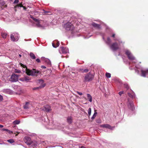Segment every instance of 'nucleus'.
Wrapping results in <instances>:
<instances>
[{"mask_svg": "<svg viewBox=\"0 0 148 148\" xmlns=\"http://www.w3.org/2000/svg\"><path fill=\"white\" fill-rule=\"evenodd\" d=\"M123 93V91H120V92H119V94L120 96H121L122 95V94Z\"/></svg>", "mask_w": 148, "mask_h": 148, "instance_id": "41", "label": "nucleus"}, {"mask_svg": "<svg viewBox=\"0 0 148 148\" xmlns=\"http://www.w3.org/2000/svg\"><path fill=\"white\" fill-rule=\"evenodd\" d=\"M90 25H91L94 27L98 29H99L100 28V25L98 24L93 22L91 23Z\"/></svg>", "mask_w": 148, "mask_h": 148, "instance_id": "22", "label": "nucleus"}, {"mask_svg": "<svg viewBox=\"0 0 148 148\" xmlns=\"http://www.w3.org/2000/svg\"><path fill=\"white\" fill-rule=\"evenodd\" d=\"M128 101L127 102V105L128 108L132 111H133L134 109V106L133 102L129 98L127 99Z\"/></svg>", "mask_w": 148, "mask_h": 148, "instance_id": "9", "label": "nucleus"}, {"mask_svg": "<svg viewBox=\"0 0 148 148\" xmlns=\"http://www.w3.org/2000/svg\"><path fill=\"white\" fill-rule=\"evenodd\" d=\"M115 34H113L112 35V37L114 38V40L115 41H117L118 42H119V43H120V42L122 43V42L121 40L119 38H115Z\"/></svg>", "mask_w": 148, "mask_h": 148, "instance_id": "20", "label": "nucleus"}, {"mask_svg": "<svg viewBox=\"0 0 148 148\" xmlns=\"http://www.w3.org/2000/svg\"><path fill=\"white\" fill-rule=\"evenodd\" d=\"M97 114V112L95 111L94 113V114L92 116L91 118V119L92 120H93L94 119L95 117L96 116V115Z\"/></svg>", "mask_w": 148, "mask_h": 148, "instance_id": "32", "label": "nucleus"}, {"mask_svg": "<svg viewBox=\"0 0 148 148\" xmlns=\"http://www.w3.org/2000/svg\"><path fill=\"white\" fill-rule=\"evenodd\" d=\"M91 36V35H90V36H88V37H86L85 38H89V37H90V36Z\"/></svg>", "mask_w": 148, "mask_h": 148, "instance_id": "50", "label": "nucleus"}, {"mask_svg": "<svg viewBox=\"0 0 148 148\" xmlns=\"http://www.w3.org/2000/svg\"><path fill=\"white\" fill-rule=\"evenodd\" d=\"M29 102H26L25 105L24 106V108L25 109H27L29 108Z\"/></svg>", "mask_w": 148, "mask_h": 148, "instance_id": "26", "label": "nucleus"}, {"mask_svg": "<svg viewBox=\"0 0 148 148\" xmlns=\"http://www.w3.org/2000/svg\"><path fill=\"white\" fill-rule=\"evenodd\" d=\"M18 75L16 74H12L11 77V80L12 82H16L18 80Z\"/></svg>", "mask_w": 148, "mask_h": 148, "instance_id": "15", "label": "nucleus"}, {"mask_svg": "<svg viewBox=\"0 0 148 148\" xmlns=\"http://www.w3.org/2000/svg\"><path fill=\"white\" fill-rule=\"evenodd\" d=\"M91 112V108H89L88 109V115L89 116H90V115Z\"/></svg>", "mask_w": 148, "mask_h": 148, "instance_id": "35", "label": "nucleus"}, {"mask_svg": "<svg viewBox=\"0 0 148 148\" xmlns=\"http://www.w3.org/2000/svg\"><path fill=\"white\" fill-rule=\"evenodd\" d=\"M81 72L82 73H86L88 72V70L87 69H80V70Z\"/></svg>", "mask_w": 148, "mask_h": 148, "instance_id": "31", "label": "nucleus"}, {"mask_svg": "<svg viewBox=\"0 0 148 148\" xmlns=\"http://www.w3.org/2000/svg\"><path fill=\"white\" fill-rule=\"evenodd\" d=\"M77 93L79 94V95H82L83 94L82 92H79L78 91H77Z\"/></svg>", "mask_w": 148, "mask_h": 148, "instance_id": "42", "label": "nucleus"}, {"mask_svg": "<svg viewBox=\"0 0 148 148\" xmlns=\"http://www.w3.org/2000/svg\"><path fill=\"white\" fill-rule=\"evenodd\" d=\"M3 91L4 92H6L8 94H10L11 92V90H10L8 89H4Z\"/></svg>", "mask_w": 148, "mask_h": 148, "instance_id": "28", "label": "nucleus"}, {"mask_svg": "<svg viewBox=\"0 0 148 148\" xmlns=\"http://www.w3.org/2000/svg\"><path fill=\"white\" fill-rule=\"evenodd\" d=\"M94 75L90 72H89L85 75L84 80V82H89L92 81L94 79Z\"/></svg>", "mask_w": 148, "mask_h": 148, "instance_id": "5", "label": "nucleus"}, {"mask_svg": "<svg viewBox=\"0 0 148 148\" xmlns=\"http://www.w3.org/2000/svg\"><path fill=\"white\" fill-rule=\"evenodd\" d=\"M1 32H1V29H0V33H1Z\"/></svg>", "mask_w": 148, "mask_h": 148, "instance_id": "53", "label": "nucleus"}, {"mask_svg": "<svg viewBox=\"0 0 148 148\" xmlns=\"http://www.w3.org/2000/svg\"><path fill=\"white\" fill-rule=\"evenodd\" d=\"M36 61L38 62H40V60L39 59H37L36 60Z\"/></svg>", "mask_w": 148, "mask_h": 148, "instance_id": "44", "label": "nucleus"}, {"mask_svg": "<svg viewBox=\"0 0 148 148\" xmlns=\"http://www.w3.org/2000/svg\"><path fill=\"white\" fill-rule=\"evenodd\" d=\"M19 35L18 33L14 32L11 35L10 38L11 40L13 41H17L19 38Z\"/></svg>", "mask_w": 148, "mask_h": 148, "instance_id": "7", "label": "nucleus"}, {"mask_svg": "<svg viewBox=\"0 0 148 148\" xmlns=\"http://www.w3.org/2000/svg\"><path fill=\"white\" fill-rule=\"evenodd\" d=\"M74 32L73 31H72L71 32V34H73L72 35L73 36L75 35L74 34Z\"/></svg>", "mask_w": 148, "mask_h": 148, "instance_id": "47", "label": "nucleus"}, {"mask_svg": "<svg viewBox=\"0 0 148 148\" xmlns=\"http://www.w3.org/2000/svg\"><path fill=\"white\" fill-rule=\"evenodd\" d=\"M31 80V78L27 76H25L23 77H21L19 79L20 81L23 82H27Z\"/></svg>", "mask_w": 148, "mask_h": 148, "instance_id": "12", "label": "nucleus"}, {"mask_svg": "<svg viewBox=\"0 0 148 148\" xmlns=\"http://www.w3.org/2000/svg\"><path fill=\"white\" fill-rule=\"evenodd\" d=\"M79 148H86L85 147L83 146H81L79 147Z\"/></svg>", "mask_w": 148, "mask_h": 148, "instance_id": "48", "label": "nucleus"}, {"mask_svg": "<svg viewBox=\"0 0 148 148\" xmlns=\"http://www.w3.org/2000/svg\"><path fill=\"white\" fill-rule=\"evenodd\" d=\"M20 123V121L18 120H15L13 122V124L14 125L18 124Z\"/></svg>", "mask_w": 148, "mask_h": 148, "instance_id": "29", "label": "nucleus"}, {"mask_svg": "<svg viewBox=\"0 0 148 148\" xmlns=\"http://www.w3.org/2000/svg\"><path fill=\"white\" fill-rule=\"evenodd\" d=\"M135 66L137 69V70H135L136 73L141 76L148 78V69H143L140 67H138L136 65Z\"/></svg>", "mask_w": 148, "mask_h": 148, "instance_id": "3", "label": "nucleus"}, {"mask_svg": "<svg viewBox=\"0 0 148 148\" xmlns=\"http://www.w3.org/2000/svg\"><path fill=\"white\" fill-rule=\"evenodd\" d=\"M41 68L42 69H45L46 68V67L44 66H41Z\"/></svg>", "mask_w": 148, "mask_h": 148, "instance_id": "46", "label": "nucleus"}, {"mask_svg": "<svg viewBox=\"0 0 148 148\" xmlns=\"http://www.w3.org/2000/svg\"><path fill=\"white\" fill-rule=\"evenodd\" d=\"M39 83L41 84H42L39 87H35L33 88V90H36L37 89H38L40 88H41L44 87L45 86V84L43 83L44 81L42 79H39Z\"/></svg>", "mask_w": 148, "mask_h": 148, "instance_id": "13", "label": "nucleus"}, {"mask_svg": "<svg viewBox=\"0 0 148 148\" xmlns=\"http://www.w3.org/2000/svg\"><path fill=\"white\" fill-rule=\"evenodd\" d=\"M15 73H19L21 72V71L19 70L15 69Z\"/></svg>", "mask_w": 148, "mask_h": 148, "instance_id": "38", "label": "nucleus"}, {"mask_svg": "<svg viewBox=\"0 0 148 148\" xmlns=\"http://www.w3.org/2000/svg\"><path fill=\"white\" fill-rule=\"evenodd\" d=\"M21 66L25 69L23 70V72H25L28 75L37 76L40 74V72L38 70L33 69L32 70L28 69L25 65L22 64H21Z\"/></svg>", "mask_w": 148, "mask_h": 148, "instance_id": "2", "label": "nucleus"}, {"mask_svg": "<svg viewBox=\"0 0 148 148\" xmlns=\"http://www.w3.org/2000/svg\"><path fill=\"white\" fill-rule=\"evenodd\" d=\"M106 77L108 78H109L111 77V74L109 73H106Z\"/></svg>", "mask_w": 148, "mask_h": 148, "instance_id": "34", "label": "nucleus"}, {"mask_svg": "<svg viewBox=\"0 0 148 148\" xmlns=\"http://www.w3.org/2000/svg\"><path fill=\"white\" fill-rule=\"evenodd\" d=\"M29 56L31 58L33 59H35L36 58V57L34 54L32 52L30 53Z\"/></svg>", "mask_w": 148, "mask_h": 148, "instance_id": "25", "label": "nucleus"}, {"mask_svg": "<svg viewBox=\"0 0 148 148\" xmlns=\"http://www.w3.org/2000/svg\"><path fill=\"white\" fill-rule=\"evenodd\" d=\"M61 51L63 54H66L68 52V49L66 47H62L61 48Z\"/></svg>", "mask_w": 148, "mask_h": 148, "instance_id": "19", "label": "nucleus"}, {"mask_svg": "<svg viewBox=\"0 0 148 148\" xmlns=\"http://www.w3.org/2000/svg\"><path fill=\"white\" fill-rule=\"evenodd\" d=\"M43 110L47 112H49L51 110V107L49 105H46L44 107Z\"/></svg>", "mask_w": 148, "mask_h": 148, "instance_id": "16", "label": "nucleus"}, {"mask_svg": "<svg viewBox=\"0 0 148 148\" xmlns=\"http://www.w3.org/2000/svg\"><path fill=\"white\" fill-rule=\"evenodd\" d=\"M1 130L2 131H5L7 132L9 131V130L8 129L5 128H3L1 129Z\"/></svg>", "mask_w": 148, "mask_h": 148, "instance_id": "39", "label": "nucleus"}, {"mask_svg": "<svg viewBox=\"0 0 148 148\" xmlns=\"http://www.w3.org/2000/svg\"><path fill=\"white\" fill-rule=\"evenodd\" d=\"M19 6H20V7H22V4H21V5H19Z\"/></svg>", "mask_w": 148, "mask_h": 148, "instance_id": "52", "label": "nucleus"}, {"mask_svg": "<svg viewBox=\"0 0 148 148\" xmlns=\"http://www.w3.org/2000/svg\"><path fill=\"white\" fill-rule=\"evenodd\" d=\"M120 55V54L119 53L118 55L119 56Z\"/></svg>", "mask_w": 148, "mask_h": 148, "instance_id": "55", "label": "nucleus"}, {"mask_svg": "<svg viewBox=\"0 0 148 148\" xmlns=\"http://www.w3.org/2000/svg\"><path fill=\"white\" fill-rule=\"evenodd\" d=\"M3 127V125L0 124V128H2V127Z\"/></svg>", "mask_w": 148, "mask_h": 148, "instance_id": "49", "label": "nucleus"}, {"mask_svg": "<svg viewBox=\"0 0 148 148\" xmlns=\"http://www.w3.org/2000/svg\"><path fill=\"white\" fill-rule=\"evenodd\" d=\"M24 9L25 10V9H26V8H25L24 7Z\"/></svg>", "mask_w": 148, "mask_h": 148, "instance_id": "54", "label": "nucleus"}, {"mask_svg": "<svg viewBox=\"0 0 148 148\" xmlns=\"http://www.w3.org/2000/svg\"><path fill=\"white\" fill-rule=\"evenodd\" d=\"M124 87L125 88L127 89V90L128 91L127 94L129 97L132 98H134L135 97V94L132 90L129 89L128 85L127 84H125Z\"/></svg>", "mask_w": 148, "mask_h": 148, "instance_id": "6", "label": "nucleus"}, {"mask_svg": "<svg viewBox=\"0 0 148 148\" xmlns=\"http://www.w3.org/2000/svg\"><path fill=\"white\" fill-rule=\"evenodd\" d=\"M3 100V98L2 96L0 95V101H2Z\"/></svg>", "mask_w": 148, "mask_h": 148, "instance_id": "43", "label": "nucleus"}, {"mask_svg": "<svg viewBox=\"0 0 148 148\" xmlns=\"http://www.w3.org/2000/svg\"><path fill=\"white\" fill-rule=\"evenodd\" d=\"M100 34L102 36V38L103 40L105 41L106 43L108 45H110V48L113 51H115L119 49V46L121 43H122L121 42H120V43L119 42V45H118L116 42H115L113 43L111 45H110L111 42V40L110 38L109 37H108L107 38V40H106L104 37L105 34L100 33ZM122 43V44L123 45L124 43Z\"/></svg>", "mask_w": 148, "mask_h": 148, "instance_id": "1", "label": "nucleus"}, {"mask_svg": "<svg viewBox=\"0 0 148 148\" xmlns=\"http://www.w3.org/2000/svg\"><path fill=\"white\" fill-rule=\"evenodd\" d=\"M40 143L42 144L43 145H45L46 144V142L44 141H40Z\"/></svg>", "mask_w": 148, "mask_h": 148, "instance_id": "37", "label": "nucleus"}, {"mask_svg": "<svg viewBox=\"0 0 148 148\" xmlns=\"http://www.w3.org/2000/svg\"><path fill=\"white\" fill-rule=\"evenodd\" d=\"M43 13L45 14H46L50 15L51 14V12H50L49 11H46L44 10H43Z\"/></svg>", "mask_w": 148, "mask_h": 148, "instance_id": "30", "label": "nucleus"}, {"mask_svg": "<svg viewBox=\"0 0 148 148\" xmlns=\"http://www.w3.org/2000/svg\"><path fill=\"white\" fill-rule=\"evenodd\" d=\"M101 127H103L112 130L114 128V127H112L110 125L108 124H103L101 125Z\"/></svg>", "mask_w": 148, "mask_h": 148, "instance_id": "17", "label": "nucleus"}, {"mask_svg": "<svg viewBox=\"0 0 148 148\" xmlns=\"http://www.w3.org/2000/svg\"><path fill=\"white\" fill-rule=\"evenodd\" d=\"M42 121H44L45 125H47L49 124V121L48 118L46 117V118H43L42 119Z\"/></svg>", "mask_w": 148, "mask_h": 148, "instance_id": "21", "label": "nucleus"}, {"mask_svg": "<svg viewBox=\"0 0 148 148\" xmlns=\"http://www.w3.org/2000/svg\"><path fill=\"white\" fill-rule=\"evenodd\" d=\"M30 16L31 18L34 21V23L36 24V27H42V26L41 24V22L42 21H40L38 19L35 18L31 15H30Z\"/></svg>", "mask_w": 148, "mask_h": 148, "instance_id": "8", "label": "nucleus"}, {"mask_svg": "<svg viewBox=\"0 0 148 148\" xmlns=\"http://www.w3.org/2000/svg\"><path fill=\"white\" fill-rule=\"evenodd\" d=\"M19 56L20 58L22 56L21 55V54H19Z\"/></svg>", "mask_w": 148, "mask_h": 148, "instance_id": "51", "label": "nucleus"}, {"mask_svg": "<svg viewBox=\"0 0 148 148\" xmlns=\"http://www.w3.org/2000/svg\"><path fill=\"white\" fill-rule=\"evenodd\" d=\"M98 123H99V122H97Z\"/></svg>", "mask_w": 148, "mask_h": 148, "instance_id": "56", "label": "nucleus"}, {"mask_svg": "<svg viewBox=\"0 0 148 148\" xmlns=\"http://www.w3.org/2000/svg\"><path fill=\"white\" fill-rule=\"evenodd\" d=\"M7 141L9 143H12L14 142V140L13 139H11L8 140Z\"/></svg>", "mask_w": 148, "mask_h": 148, "instance_id": "33", "label": "nucleus"}, {"mask_svg": "<svg viewBox=\"0 0 148 148\" xmlns=\"http://www.w3.org/2000/svg\"><path fill=\"white\" fill-rule=\"evenodd\" d=\"M25 138L26 140H27V141H25V143L27 145H34V146L35 147L36 146H37V145L38 144V143H37V142H34V143L33 142L31 143L30 141V138L28 137H27L26 138Z\"/></svg>", "mask_w": 148, "mask_h": 148, "instance_id": "11", "label": "nucleus"}, {"mask_svg": "<svg viewBox=\"0 0 148 148\" xmlns=\"http://www.w3.org/2000/svg\"><path fill=\"white\" fill-rule=\"evenodd\" d=\"M71 75V76L73 77V78L74 77H75L76 75V74L75 73L73 72H72L71 73H70Z\"/></svg>", "mask_w": 148, "mask_h": 148, "instance_id": "36", "label": "nucleus"}, {"mask_svg": "<svg viewBox=\"0 0 148 148\" xmlns=\"http://www.w3.org/2000/svg\"><path fill=\"white\" fill-rule=\"evenodd\" d=\"M87 96L89 101L90 102H91L92 101V97L89 94H87Z\"/></svg>", "mask_w": 148, "mask_h": 148, "instance_id": "23", "label": "nucleus"}, {"mask_svg": "<svg viewBox=\"0 0 148 148\" xmlns=\"http://www.w3.org/2000/svg\"><path fill=\"white\" fill-rule=\"evenodd\" d=\"M125 54L127 56L128 59L130 60L133 61V63L135 64L137 60L135 57L133 56L131 52L129 50L126 49L125 51Z\"/></svg>", "mask_w": 148, "mask_h": 148, "instance_id": "4", "label": "nucleus"}, {"mask_svg": "<svg viewBox=\"0 0 148 148\" xmlns=\"http://www.w3.org/2000/svg\"><path fill=\"white\" fill-rule=\"evenodd\" d=\"M41 59L44 61L45 64H47L48 66L50 67L51 66V62L49 59L45 58L43 57L41 58Z\"/></svg>", "mask_w": 148, "mask_h": 148, "instance_id": "14", "label": "nucleus"}, {"mask_svg": "<svg viewBox=\"0 0 148 148\" xmlns=\"http://www.w3.org/2000/svg\"><path fill=\"white\" fill-rule=\"evenodd\" d=\"M52 46L54 48H56L59 46L60 45L59 42L57 40H55L52 43Z\"/></svg>", "mask_w": 148, "mask_h": 148, "instance_id": "18", "label": "nucleus"}, {"mask_svg": "<svg viewBox=\"0 0 148 148\" xmlns=\"http://www.w3.org/2000/svg\"><path fill=\"white\" fill-rule=\"evenodd\" d=\"M1 35L2 37L3 38H6L7 36V34L5 33L1 32Z\"/></svg>", "mask_w": 148, "mask_h": 148, "instance_id": "27", "label": "nucleus"}, {"mask_svg": "<svg viewBox=\"0 0 148 148\" xmlns=\"http://www.w3.org/2000/svg\"><path fill=\"white\" fill-rule=\"evenodd\" d=\"M2 144L1 143H0V144Z\"/></svg>", "mask_w": 148, "mask_h": 148, "instance_id": "57", "label": "nucleus"}, {"mask_svg": "<svg viewBox=\"0 0 148 148\" xmlns=\"http://www.w3.org/2000/svg\"><path fill=\"white\" fill-rule=\"evenodd\" d=\"M64 27L67 30L72 31L73 30V26L71 23L68 22L64 25Z\"/></svg>", "mask_w": 148, "mask_h": 148, "instance_id": "10", "label": "nucleus"}, {"mask_svg": "<svg viewBox=\"0 0 148 148\" xmlns=\"http://www.w3.org/2000/svg\"><path fill=\"white\" fill-rule=\"evenodd\" d=\"M67 122L69 123H71L72 121V119L71 116H69L67 118Z\"/></svg>", "mask_w": 148, "mask_h": 148, "instance_id": "24", "label": "nucleus"}, {"mask_svg": "<svg viewBox=\"0 0 148 148\" xmlns=\"http://www.w3.org/2000/svg\"><path fill=\"white\" fill-rule=\"evenodd\" d=\"M8 132L9 134H11L12 133V131H10L9 130V131H8Z\"/></svg>", "mask_w": 148, "mask_h": 148, "instance_id": "45", "label": "nucleus"}, {"mask_svg": "<svg viewBox=\"0 0 148 148\" xmlns=\"http://www.w3.org/2000/svg\"><path fill=\"white\" fill-rule=\"evenodd\" d=\"M18 2H19L18 0H15V1H14V4L17 3Z\"/></svg>", "mask_w": 148, "mask_h": 148, "instance_id": "40", "label": "nucleus"}]
</instances>
